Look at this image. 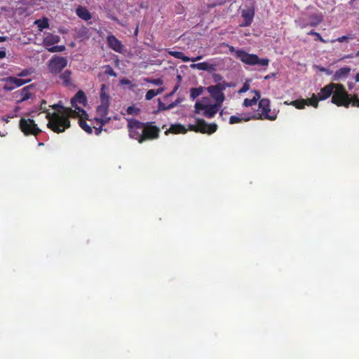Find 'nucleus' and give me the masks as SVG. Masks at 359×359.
I'll return each mask as SVG.
<instances>
[{
    "mask_svg": "<svg viewBox=\"0 0 359 359\" xmlns=\"http://www.w3.org/2000/svg\"><path fill=\"white\" fill-rule=\"evenodd\" d=\"M86 103V97L85 93L79 90L72 99V108L64 107L60 104H56L52 106L55 110L53 113L48 112L46 115L48 120L47 126L53 131L57 133L64 132L70 127L69 118L75 116H87L86 111L79 107L78 104L85 106Z\"/></svg>",
    "mask_w": 359,
    "mask_h": 359,
    "instance_id": "nucleus-1",
    "label": "nucleus"
},
{
    "mask_svg": "<svg viewBox=\"0 0 359 359\" xmlns=\"http://www.w3.org/2000/svg\"><path fill=\"white\" fill-rule=\"evenodd\" d=\"M128 127L130 137L140 143L147 139H156L158 137L159 130L156 127H146L144 123L136 120H129Z\"/></svg>",
    "mask_w": 359,
    "mask_h": 359,
    "instance_id": "nucleus-2",
    "label": "nucleus"
},
{
    "mask_svg": "<svg viewBox=\"0 0 359 359\" xmlns=\"http://www.w3.org/2000/svg\"><path fill=\"white\" fill-rule=\"evenodd\" d=\"M229 50L231 53H233L237 59H239L242 62L248 65H258L260 67H266L269 64V60L267 58H259L255 54H250L243 49H236L233 46H229Z\"/></svg>",
    "mask_w": 359,
    "mask_h": 359,
    "instance_id": "nucleus-3",
    "label": "nucleus"
},
{
    "mask_svg": "<svg viewBox=\"0 0 359 359\" xmlns=\"http://www.w3.org/2000/svg\"><path fill=\"white\" fill-rule=\"evenodd\" d=\"M332 95V103L337 106L348 107L351 103L353 106L359 107V98L358 96L355 95L351 97L344 87L341 84L335 83L334 90Z\"/></svg>",
    "mask_w": 359,
    "mask_h": 359,
    "instance_id": "nucleus-4",
    "label": "nucleus"
},
{
    "mask_svg": "<svg viewBox=\"0 0 359 359\" xmlns=\"http://www.w3.org/2000/svg\"><path fill=\"white\" fill-rule=\"evenodd\" d=\"M222 107L212 103L209 97H204L194 104V112L208 118H213Z\"/></svg>",
    "mask_w": 359,
    "mask_h": 359,
    "instance_id": "nucleus-5",
    "label": "nucleus"
},
{
    "mask_svg": "<svg viewBox=\"0 0 359 359\" xmlns=\"http://www.w3.org/2000/svg\"><path fill=\"white\" fill-rule=\"evenodd\" d=\"M270 101L267 98L261 99L259 102L257 112H251L255 116L254 120L268 119L273 121L276 118V115L273 113L270 114Z\"/></svg>",
    "mask_w": 359,
    "mask_h": 359,
    "instance_id": "nucleus-6",
    "label": "nucleus"
},
{
    "mask_svg": "<svg viewBox=\"0 0 359 359\" xmlns=\"http://www.w3.org/2000/svg\"><path fill=\"white\" fill-rule=\"evenodd\" d=\"M309 20L304 16L301 17L299 20H296V23L301 27L304 28L308 25L316 27L319 25L323 19L322 13L316 10H311L307 13Z\"/></svg>",
    "mask_w": 359,
    "mask_h": 359,
    "instance_id": "nucleus-7",
    "label": "nucleus"
},
{
    "mask_svg": "<svg viewBox=\"0 0 359 359\" xmlns=\"http://www.w3.org/2000/svg\"><path fill=\"white\" fill-rule=\"evenodd\" d=\"M108 111L109 108L99 106L97 107L94 121L96 122L97 125L99 126V127H97L96 126H93L95 128V135H100L102 130V126L107 124L111 120V117L107 116Z\"/></svg>",
    "mask_w": 359,
    "mask_h": 359,
    "instance_id": "nucleus-8",
    "label": "nucleus"
},
{
    "mask_svg": "<svg viewBox=\"0 0 359 359\" xmlns=\"http://www.w3.org/2000/svg\"><path fill=\"white\" fill-rule=\"evenodd\" d=\"M19 126L25 135L36 136L41 132L34 121L29 117H23L20 120Z\"/></svg>",
    "mask_w": 359,
    "mask_h": 359,
    "instance_id": "nucleus-9",
    "label": "nucleus"
},
{
    "mask_svg": "<svg viewBox=\"0 0 359 359\" xmlns=\"http://www.w3.org/2000/svg\"><path fill=\"white\" fill-rule=\"evenodd\" d=\"M227 86L225 83H218L214 86H210L207 88L208 92L215 100V104L222 107L225 97L223 91Z\"/></svg>",
    "mask_w": 359,
    "mask_h": 359,
    "instance_id": "nucleus-10",
    "label": "nucleus"
},
{
    "mask_svg": "<svg viewBox=\"0 0 359 359\" xmlns=\"http://www.w3.org/2000/svg\"><path fill=\"white\" fill-rule=\"evenodd\" d=\"M189 129L196 132L212 134L217 130V126L215 123L209 124L203 119H197L196 125H189Z\"/></svg>",
    "mask_w": 359,
    "mask_h": 359,
    "instance_id": "nucleus-11",
    "label": "nucleus"
},
{
    "mask_svg": "<svg viewBox=\"0 0 359 359\" xmlns=\"http://www.w3.org/2000/svg\"><path fill=\"white\" fill-rule=\"evenodd\" d=\"M67 65V60L64 57L54 56L49 61L48 68L52 73L60 72Z\"/></svg>",
    "mask_w": 359,
    "mask_h": 359,
    "instance_id": "nucleus-12",
    "label": "nucleus"
},
{
    "mask_svg": "<svg viewBox=\"0 0 359 359\" xmlns=\"http://www.w3.org/2000/svg\"><path fill=\"white\" fill-rule=\"evenodd\" d=\"M290 104L295 107L297 109H302L305 107L306 105H311L315 108L318 107V100L316 94H313L311 97L309 99H302L294 100L290 102Z\"/></svg>",
    "mask_w": 359,
    "mask_h": 359,
    "instance_id": "nucleus-13",
    "label": "nucleus"
},
{
    "mask_svg": "<svg viewBox=\"0 0 359 359\" xmlns=\"http://www.w3.org/2000/svg\"><path fill=\"white\" fill-rule=\"evenodd\" d=\"M6 84L4 86V88L8 90H11L14 89L15 88L21 86L27 83H29L31 81L30 79H18L17 77L14 76H10L6 79L5 80Z\"/></svg>",
    "mask_w": 359,
    "mask_h": 359,
    "instance_id": "nucleus-14",
    "label": "nucleus"
},
{
    "mask_svg": "<svg viewBox=\"0 0 359 359\" xmlns=\"http://www.w3.org/2000/svg\"><path fill=\"white\" fill-rule=\"evenodd\" d=\"M109 88L105 84H102L100 92V103L97 106L109 108Z\"/></svg>",
    "mask_w": 359,
    "mask_h": 359,
    "instance_id": "nucleus-15",
    "label": "nucleus"
},
{
    "mask_svg": "<svg viewBox=\"0 0 359 359\" xmlns=\"http://www.w3.org/2000/svg\"><path fill=\"white\" fill-rule=\"evenodd\" d=\"M255 116H252L251 112L238 113L236 115L231 116L229 118V123L235 124L241 122H247L250 120H254Z\"/></svg>",
    "mask_w": 359,
    "mask_h": 359,
    "instance_id": "nucleus-16",
    "label": "nucleus"
},
{
    "mask_svg": "<svg viewBox=\"0 0 359 359\" xmlns=\"http://www.w3.org/2000/svg\"><path fill=\"white\" fill-rule=\"evenodd\" d=\"M74 117H79V126L83 130H85L87 133H93V130L94 128V126H97L96 122L94 121V119H89L88 121H90V125H89L86 119H87L88 118V115L87 116H75Z\"/></svg>",
    "mask_w": 359,
    "mask_h": 359,
    "instance_id": "nucleus-17",
    "label": "nucleus"
},
{
    "mask_svg": "<svg viewBox=\"0 0 359 359\" xmlns=\"http://www.w3.org/2000/svg\"><path fill=\"white\" fill-rule=\"evenodd\" d=\"M334 87L335 83H331L321 88L318 95H316L318 102L319 100H325L330 97L334 90Z\"/></svg>",
    "mask_w": 359,
    "mask_h": 359,
    "instance_id": "nucleus-18",
    "label": "nucleus"
},
{
    "mask_svg": "<svg viewBox=\"0 0 359 359\" xmlns=\"http://www.w3.org/2000/svg\"><path fill=\"white\" fill-rule=\"evenodd\" d=\"M60 41V36L51 33H46L45 34V36L43 40V45L47 49V48H50L53 46L55 44H57Z\"/></svg>",
    "mask_w": 359,
    "mask_h": 359,
    "instance_id": "nucleus-19",
    "label": "nucleus"
},
{
    "mask_svg": "<svg viewBox=\"0 0 359 359\" xmlns=\"http://www.w3.org/2000/svg\"><path fill=\"white\" fill-rule=\"evenodd\" d=\"M107 43L109 46L117 53H122L123 46L121 42L114 35H110L107 37Z\"/></svg>",
    "mask_w": 359,
    "mask_h": 359,
    "instance_id": "nucleus-20",
    "label": "nucleus"
},
{
    "mask_svg": "<svg viewBox=\"0 0 359 359\" xmlns=\"http://www.w3.org/2000/svg\"><path fill=\"white\" fill-rule=\"evenodd\" d=\"M31 86H26L16 93V97L18 98V102H22L32 97V94L30 93Z\"/></svg>",
    "mask_w": 359,
    "mask_h": 359,
    "instance_id": "nucleus-21",
    "label": "nucleus"
},
{
    "mask_svg": "<svg viewBox=\"0 0 359 359\" xmlns=\"http://www.w3.org/2000/svg\"><path fill=\"white\" fill-rule=\"evenodd\" d=\"M254 15H255L254 11L252 9L243 10L242 11V17L244 20V22H243L241 23V26H242V27L249 26L252 22Z\"/></svg>",
    "mask_w": 359,
    "mask_h": 359,
    "instance_id": "nucleus-22",
    "label": "nucleus"
},
{
    "mask_svg": "<svg viewBox=\"0 0 359 359\" xmlns=\"http://www.w3.org/2000/svg\"><path fill=\"white\" fill-rule=\"evenodd\" d=\"M351 69L348 67H344L341 69H339L338 71L335 72V74L333 76V81H340L342 79H344L347 77L348 74L350 73Z\"/></svg>",
    "mask_w": 359,
    "mask_h": 359,
    "instance_id": "nucleus-23",
    "label": "nucleus"
},
{
    "mask_svg": "<svg viewBox=\"0 0 359 359\" xmlns=\"http://www.w3.org/2000/svg\"><path fill=\"white\" fill-rule=\"evenodd\" d=\"M254 94L252 98H246L244 100L243 105L245 107H252L256 104L257 102L260 99V93L257 90L252 91Z\"/></svg>",
    "mask_w": 359,
    "mask_h": 359,
    "instance_id": "nucleus-24",
    "label": "nucleus"
},
{
    "mask_svg": "<svg viewBox=\"0 0 359 359\" xmlns=\"http://www.w3.org/2000/svg\"><path fill=\"white\" fill-rule=\"evenodd\" d=\"M191 69H196L198 70L203 71H212L215 69V66L213 65L209 64L208 62H203L200 63H194L190 65Z\"/></svg>",
    "mask_w": 359,
    "mask_h": 359,
    "instance_id": "nucleus-25",
    "label": "nucleus"
},
{
    "mask_svg": "<svg viewBox=\"0 0 359 359\" xmlns=\"http://www.w3.org/2000/svg\"><path fill=\"white\" fill-rule=\"evenodd\" d=\"M76 13L80 18L84 20H89L92 18L88 9L81 6L76 8Z\"/></svg>",
    "mask_w": 359,
    "mask_h": 359,
    "instance_id": "nucleus-26",
    "label": "nucleus"
},
{
    "mask_svg": "<svg viewBox=\"0 0 359 359\" xmlns=\"http://www.w3.org/2000/svg\"><path fill=\"white\" fill-rule=\"evenodd\" d=\"M187 129L181 124H172L170 127V128L165 131V134L168 133H172L174 134H179V133H187Z\"/></svg>",
    "mask_w": 359,
    "mask_h": 359,
    "instance_id": "nucleus-27",
    "label": "nucleus"
},
{
    "mask_svg": "<svg viewBox=\"0 0 359 359\" xmlns=\"http://www.w3.org/2000/svg\"><path fill=\"white\" fill-rule=\"evenodd\" d=\"M205 88L200 86L198 88H191L190 89V98L194 100L196 97L203 94L205 90Z\"/></svg>",
    "mask_w": 359,
    "mask_h": 359,
    "instance_id": "nucleus-28",
    "label": "nucleus"
},
{
    "mask_svg": "<svg viewBox=\"0 0 359 359\" xmlns=\"http://www.w3.org/2000/svg\"><path fill=\"white\" fill-rule=\"evenodd\" d=\"M168 53L169 55L173 56L175 58L182 60L184 62L190 61V58L184 55V53L182 52L170 50L168 52Z\"/></svg>",
    "mask_w": 359,
    "mask_h": 359,
    "instance_id": "nucleus-29",
    "label": "nucleus"
},
{
    "mask_svg": "<svg viewBox=\"0 0 359 359\" xmlns=\"http://www.w3.org/2000/svg\"><path fill=\"white\" fill-rule=\"evenodd\" d=\"M34 24L37 25L39 31H42L43 29L48 28L49 27L48 20L46 18H43V19L36 20L34 22Z\"/></svg>",
    "mask_w": 359,
    "mask_h": 359,
    "instance_id": "nucleus-30",
    "label": "nucleus"
},
{
    "mask_svg": "<svg viewBox=\"0 0 359 359\" xmlns=\"http://www.w3.org/2000/svg\"><path fill=\"white\" fill-rule=\"evenodd\" d=\"M60 79L66 86L71 84V72L65 71L61 74Z\"/></svg>",
    "mask_w": 359,
    "mask_h": 359,
    "instance_id": "nucleus-31",
    "label": "nucleus"
},
{
    "mask_svg": "<svg viewBox=\"0 0 359 359\" xmlns=\"http://www.w3.org/2000/svg\"><path fill=\"white\" fill-rule=\"evenodd\" d=\"M354 39V35L353 34H348L347 36H340L334 40H332V43H334L335 41H338V42H340V43H342V42H347L348 40H352Z\"/></svg>",
    "mask_w": 359,
    "mask_h": 359,
    "instance_id": "nucleus-32",
    "label": "nucleus"
},
{
    "mask_svg": "<svg viewBox=\"0 0 359 359\" xmlns=\"http://www.w3.org/2000/svg\"><path fill=\"white\" fill-rule=\"evenodd\" d=\"M47 50L50 53H59L62 52L65 50V46H53L50 48H47Z\"/></svg>",
    "mask_w": 359,
    "mask_h": 359,
    "instance_id": "nucleus-33",
    "label": "nucleus"
},
{
    "mask_svg": "<svg viewBox=\"0 0 359 359\" xmlns=\"http://www.w3.org/2000/svg\"><path fill=\"white\" fill-rule=\"evenodd\" d=\"M33 73H34V69L32 68H29V69H23L20 73H18L17 74V76L19 77H25V76L31 75Z\"/></svg>",
    "mask_w": 359,
    "mask_h": 359,
    "instance_id": "nucleus-34",
    "label": "nucleus"
},
{
    "mask_svg": "<svg viewBox=\"0 0 359 359\" xmlns=\"http://www.w3.org/2000/svg\"><path fill=\"white\" fill-rule=\"evenodd\" d=\"M140 109L134 106H130L127 108V113L131 115H137Z\"/></svg>",
    "mask_w": 359,
    "mask_h": 359,
    "instance_id": "nucleus-35",
    "label": "nucleus"
},
{
    "mask_svg": "<svg viewBox=\"0 0 359 359\" xmlns=\"http://www.w3.org/2000/svg\"><path fill=\"white\" fill-rule=\"evenodd\" d=\"M104 73L107 75L111 76L116 77L117 76L116 73L114 71V69L110 66H106Z\"/></svg>",
    "mask_w": 359,
    "mask_h": 359,
    "instance_id": "nucleus-36",
    "label": "nucleus"
},
{
    "mask_svg": "<svg viewBox=\"0 0 359 359\" xmlns=\"http://www.w3.org/2000/svg\"><path fill=\"white\" fill-rule=\"evenodd\" d=\"M156 95V93L155 90L151 89V90H149L147 91V93H146V95H145V98L147 100H150L152 98H154Z\"/></svg>",
    "mask_w": 359,
    "mask_h": 359,
    "instance_id": "nucleus-37",
    "label": "nucleus"
},
{
    "mask_svg": "<svg viewBox=\"0 0 359 359\" xmlns=\"http://www.w3.org/2000/svg\"><path fill=\"white\" fill-rule=\"evenodd\" d=\"M147 82L151 83L156 86H161L163 84V80L161 79H147Z\"/></svg>",
    "mask_w": 359,
    "mask_h": 359,
    "instance_id": "nucleus-38",
    "label": "nucleus"
},
{
    "mask_svg": "<svg viewBox=\"0 0 359 359\" xmlns=\"http://www.w3.org/2000/svg\"><path fill=\"white\" fill-rule=\"evenodd\" d=\"M249 90V85L245 83L243 84V87L238 90V93H243Z\"/></svg>",
    "mask_w": 359,
    "mask_h": 359,
    "instance_id": "nucleus-39",
    "label": "nucleus"
},
{
    "mask_svg": "<svg viewBox=\"0 0 359 359\" xmlns=\"http://www.w3.org/2000/svg\"><path fill=\"white\" fill-rule=\"evenodd\" d=\"M175 107H176V103L172 102L171 104L167 105V107H162V110L171 109L174 108Z\"/></svg>",
    "mask_w": 359,
    "mask_h": 359,
    "instance_id": "nucleus-40",
    "label": "nucleus"
},
{
    "mask_svg": "<svg viewBox=\"0 0 359 359\" xmlns=\"http://www.w3.org/2000/svg\"><path fill=\"white\" fill-rule=\"evenodd\" d=\"M180 87V83H177L173 88V90L168 95V96H172L173 95L175 92L178 90Z\"/></svg>",
    "mask_w": 359,
    "mask_h": 359,
    "instance_id": "nucleus-41",
    "label": "nucleus"
},
{
    "mask_svg": "<svg viewBox=\"0 0 359 359\" xmlns=\"http://www.w3.org/2000/svg\"><path fill=\"white\" fill-rule=\"evenodd\" d=\"M14 116H15V114H11V115H8V116H4L2 117V120L4 121L5 122H8L9 120L11 118H13Z\"/></svg>",
    "mask_w": 359,
    "mask_h": 359,
    "instance_id": "nucleus-42",
    "label": "nucleus"
},
{
    "mask_svg": "<svg viewBox=\"0 0 359 359\" xmlns=\"http://www.w3.org/2000/svg\"><path fill=\"white\" fill-rule=\"evenodd\" d=\"M120 82L123 85H129V84H130V81H129L127 79H123L121 80Z\"/></svg>",
    "mask_w": 359,
    "mask_h": 359,
    "instance_id": "nucleus-43",
    "label": "nucleus"
},
{
    "mask_svg": "<svg viewBox=\"0 0 359 359\" xmlns=\"http://www.w3.org/2000/svg\"><path fill=\"white\" fill-rule=\"evenodd\" d=\"M6 53L4 49L0 50V59L6 57Z\"/></svg>",
    "mask_w": 359,
    "mask_h": 359,
    "instance_id": "nucleus-44",
    "label": "nucleus"
},
{
    "mask_svg": "<svg viewBox=\"0 0 359 359\" xmlns=\"http://www.w3.org/2000/svg\"><path fill=\"white\" fill-rule=\"evenodd\" d=\"M318 69L320 71V72H325L327 74L330 75L331 74V72H330L329 70H327V69L324 68V67H318Z\"/></svg>",
    "mask_w": 359,
    "mask_h": 359,
    "instance_id": "nucleus-45",
    "label": "nucleus"
},
{
    "mask_svg": "<svg viewBox=\"0 0 359 359\" xmlns=\"http://www.w3.org/2000/svg\"><path fill=\"white\" fill-rule=\"evenodd\" d=\"M202 58H203V56L202 55H199V56H197L196 57L190 58V61L196 62V61L201 60Z\"/></svg>",
    "mask_w": 359,
    "mask_h": 359,
    "instance_id": "nucleus-46",
    "label": "nucleus"
},
{
    "mask_svg": "<svg viewBox=\"0 0 359 359\" xmlns=\"http://www.w3.org/2000/svg\"><path fill=\"white\" fill-rule=\"evenodd\" d=\"M309 35H314V36H316L317 37H320V34L316 32L313 30H311V32H309Z\"/></svg>",
    "mask_w": 359,
    "mask_h": 359,
    "instance_id": "nucleus-47",
    "label": "nucleus"
},
{
    "mask_svg": "<svg viewBox=\"0 0 359 359\" xmlns=\"http://www.w3.org/2000/svg\"><path fill=\"white\" fill-rule=\"evenodd\" d=\"M276 76V74L275 73H272V74H268L266 75L265 77H264V79H269L271 78H273Z\"/></svg>",
    "mask_w": 359,
    "mask_h": 359,
    "instance_id": "nucleus-48",
    "label": "nucleus"
},
{
    "mask_svg": "<svg viewBox=\"0 0 359 359\" xmlns=\"http://www.w3.org/2000/svg\"><path fill=\"white\" fill-rule=\"evenodd\" d=\"M8 39L7 36H0V42L6 41Z\"/></svg>",
    "mask_w": 359,
    "mask_h": 359,
    "instance_id": "nucleus-49",
    "label": "nucleus"
},
{
    "mask_svg": "<svg viewBox=\"0 0 359 359\" xmlns=\"http://www.w3.org/2000/svg\"><path fill=\"white\" fill-rule=\"evenodd\" d=\"M155 91H156V95H159V94H161V93H163V88H158V89H157L156 90H155Z\"/></svg>",
    "mask_w": 359,
    "mask_h": 359,
    "instance_id": "nucleus-50",
    "label": "nucleus"
},
{
    "mask_svg": "<svg viewBox=\"0 0 359 359\" xmlns=\"http://www.w3.org/2000/svg\"><path fill=\"white\" fill-rule=\"evenodd\" d=\"M182 102V99L180 98H178L177 99L175 102H173L174 103H176V106L180 104V102Z\"/></svg>",
    "mask_w": 359,
    "mask_h": 359,
    "instance_id": "nucleus-51",
    "label": "nucleus"
},
{
    "mask_svg": "<svg viewBox=\"0 0 359 359\" xmlns=\"http://www.w3.org/2000/svg\"><path fill=\"white\" fill-rule=\"evenodd\" d=\"M355 82H359V73L355 75Z\"/></svg>",
    "mask_w": 359,
    "mask_h": 359,
    "instance_id": "nucleus-52",
    "label": "nucleus"
},
{
    "mask_svg": "<svg viewBox=\"0 0 359 359\" xmlns=\"http://www.w3.org/2000/svg\"><path fill=\"white\" fill-rule=\"evenodd\" d=\"M317 38H318V39H319L320 41H322V42H323V43H325V42H326V41H325V40H324V39L321 37V36H320V37H317Z\"/></svg>",
    "mask_w": 359,
    "mask_h": 359,
    "instance_id": "nucleus-53",
    "label": "nucleus"
},
{
    "mask_svg": "<svg viewBox=\"0 0 359 359\" xmlns=\"http://www.w3.org/2000/svg\"><path fill=\"white\" fill-rule=\"evenodd\" d=\"M167 107V105H165L164 104L160 103V109H162V107Z\"/></svg>",
    "mask_w": 359,
    "mask_h": 359,
    "instance_id": "nucleus-54",
    "label": "nucleus"
},
{
    "mask_svg": "<svg viewBox=\"0 0 359 359\" xmlns=\"http://www.w3.org/2000/svg\"><path fill=\"white\" fill-rule=\"evenodd\" d=\"M177 79H178V81H179V83H180L181 80H182V76L180 75H178L177 76Z\"/></svg>",
    "mask_w": 359,
    "mask_h": 359,
    "instance_id": "nucleus-55",
    "label": "nucleus"
},
{
    "mask_svg": "<svg viewBox=\"0 0 359 359\" xmlns=\"http://www.w3.org/2000/svg\"><path fill=\"white\" fill-rule=\"evenodd\" d=\"M219 114H220V116H223V114H224V109H222V110H221V111H220Z\"/></svg>",
    "mask_w": 359,
    "mask_h": 359,
    "instance_id": "nucleus-56",
    "label": "nucleus"
},
{
    "mask_svg": "<svg viewBox=\"0 0 359 359\" xmlns=\"http://www.w3.org/2000/svg\"><path fill=\"white\" fill-rule=\"evenodd\" d=\"M356 55L359 57V50L357 52Z\"/></svg>",
    "mask_w": 359,
    "mask_h": 359,
    "instance_id": "nucleus-57",
    "label": "nucleus"
}]
</instances>
